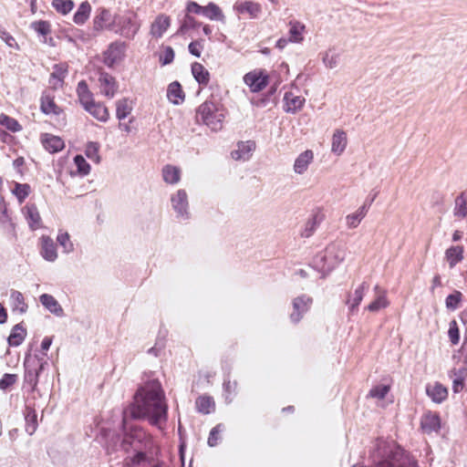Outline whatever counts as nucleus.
Instances as JSON below:
<instances>
[{
	"instance_id": "1",
	"label": "nucleus",
	"mask_w": 467,
	"mask_h": 467,
	"mask_svg": "<svg viewBox=\"0 0 467 467\" xmlns=\"http://www.w3.org/2000/svg\"><path fill=\"white\" fill-rule=\"evenodd\" d=\"M167 418L168 407L161 382L157 379L147 380L138 388L133 402L122 410L121 429L125 437L121 447L126 451L130 447L136 451L131 458L133 464H140L146 460V453L139 451L134 445L135 440H140L144 433L140 430L129 427L128 421L147 419L151 425L161 428V425L167 421Z\"/></svg>"
},
{
	"instance_id": "2",
	"label": "nucleus",
	"mask_w": 467,
	"mask_h": 467,
	"mask_svg": "<svg viewBox=\"0 0 467 467\" xmlns=\"http://www.w3.org/2000/svg\"><path fill=\"white\" fill-rule=\"evenodd\" d=\"M224 118L225 109L223 106L212 99L204 101L196 110L197 120L202 121L213 131L222 129Z\"/></svg>"
},
{
	"instance_id": "3",
	"label": "nucleus",
	"mask_w": 467,
	"mask_h": 467,
	"mask_svg": "<svg viewBox=\"0 0 467 467\" xmlns=\"http://www.w3.org/2000/svg\"><path fill=\"white\" fill-rule=\"evenodd\" d=\"M381 467H418V462L399 445L392 442L383 448Z\"/></svg>"
},
{
	"instance_id": "4",
	"label": "nucleus",
	"mask_w": 467,
	"mask_h": 467,
	"mask_svg": "<svg viewBox=\"0 0 467 467\" xmlns=\"http://www.w3.org/2000/svg\"><path fill=\"white\" fill-rule=\"evenodd\" d=\"M140 27V24L137 20V15L133 12L115 15L111 23L107 26L108 30L113 31L127 39H132Z\"/></svg>"
},
{
	"instance_id": "5",
	"label": "nucleus",
	"mask_w": 467,
	"mask_h": 467,
	"mask_svg": "<svg viewBox=\"0 0 467 467\" xmlns=\"http://www.w3.org/2000/svg\"><path fill=\"white\" fill-rule=\"evenodd\" d=\"M345 257L344 250L336 244L328 245L324 253L317 255L315 258L316 267L322 273L321 277L325 278Z\"/></svg>"
},
{
	"instance_id": "6",
	"label": "nucleus",
	"mask_w": 467,
	"mask_h": 467,
	"mask_svg": "<svg viewBox=\"0 0 467 467\" xmlns=\"http://www.w3.org/2000/svg\"><path fill=\"white\" fill-rule=\"evenodd\" d=\"M47 362L40 361L37 358H26L24 362L25 366V376L24 382L31 388V391H34L37 383L39 373L43 370L44 366Z\"/></svg>"
},
{
	"instance_id": "7",
	"label": "nucleus",
	"mask_w": 467,
	"mask_h": 467,
	"mask_svg": "<svg viewBox=\"0 0 467 467\" xmlns=\"http://www.w3.org/2000/svg\"><path fill=\"white\" fill-rule=\"evenodd\" d=\"M313 304V298L307 295H300L292 301L293 310L290 313V321L297 324L301 321L305 314H306Z\"/></svg>"
},
{
	"instance_id": "8",
	"label": "nucleus",
	"mask_w": 467,
	"mask_h": 467,
	"mask_svg": "<svg viewBox=\"0 0 467 467\" xmlns=\"http://www.w3.org/2000/svg\"><path fill=\"white\" fill-rule=\"evenodd\" d=\"M171 203L176 217L181 220L190 218L188 194L185 190L180 189L171 196Z\"/></svg>"
},
{
	"instance_id": "9",
	"label": "nucleus",
	"mask_w": 467,
	"mask_h": 467,
	"mask_svg": "<svg viewBox=\"0 0 467 467\" xmlns=\"http://www.w3.org/2000/svg\"><path fill=\"white\" fill-rule=\"evenodd\" d=\"M125 45L120 42L111 43L107 50L103 53V63L108 67H113L122 59Z\"/></svg>"
},
{
	"instance_id": "10",
	"label": "nucleus",
	"mask_w": 467,
	"mask_h": 467,
	"mask_svg": "<svg viewBox=\"0 0 467 467\" xmlns=\"http://www.w3.org/2000/svg\"><path fill=\"white\" fill-rule=\"evenodd\" d=\"M244 83L249 86L252 92L263 90L268 84V75L264 71H251L244 75Z\"/></svg>"
},
{
	"instance_id": "11",
	"label": "nucleus",
	"mask_w": 467,
	"mask_h": 467,
	"mask_svg": "<svg viewBox=\"0 0 467 467\" xmlns=\"http://www.w3.org/2000/svg\"><path fill=\"white\" fill-rule=\"evenodd\" d=\"M99 82L100 92L109 99H112L119 88L115 78L107 72H101Z\"/></svg>"
},
{
	"instance_id": "12",
	"label": "nucleus",
	"mask_w": 467,
	"mask_h": 467,
	"mask_svg": "<svg viewBox=\"0 0 467 467\" xmlns=\"http://www.w3.org/2000/svg\"><path fill=\"white\" fill-rule=\"evenodd\" d=\"M448 393V389L438 381L426 385V394L434 403H442L447 400Z\"/></svg>"
},
{
	"instance_id": "13",
	"label": "nucleus",
	"mask_w": 467,
	"mask_h": 467,
	"mask_svg": "<svg viewBox=\"0 0 467 467\" xmlns=\"http://www.w3.org/2000/svg\"><path fill=\"white\" fill-rule=\"evenodd\" d=\"M464 258V247L462 245H451L444 252V259L450 269L454 268Z\"/></svg>"
},
{
	"instance_id": "14",
	"label": "nucleus",
	"mask_w": 467,
	"mask_h": 467,
	"mask_svg": "<svg viewBox=\"0 0 467 467\" xmlns=\"http://www.w3.org/2000/svg\"><path fill=\"white\" fill-rule=\"evenodd\" d=\"M449 377L452 379V390L454 393L462 391L465 386L464 381L467 379V368L461 366L453 368L449 372Z\"/></svg>"
},
{
	"instance_id": "15",
	"label": "nucleus",
	"mask_w": 467,
	"mask_h": 467,
	"mask_svg": "<svg viewBox=\"0 0 467 467\" xmlns=\"http://www.w3.org/2000/svg\"><path fill=\"white\" fill-rule=\"evenodd\" d=\"M22 212L31 230H36L41 227V217L36 204H26Z\"/></svg>"
},
{
	"instance_id": "16",
	"label": "nucleus",
	"mask_w": 467,
	"mask_h": 467,
	"mask_svg": "<svg viewBox=\"0 0 467 467\" xmlns=\"http://www.w3.org/2000/svg\"><path fill=\"white\" fill-rule=\"evenodd\" d=\"M171 26V18L165 15L158 16L150 26V35L153 37L161 38Z\"/></svg>"
},
{
	"instance_id": "17",
	"label": "nucleus",
	"mask_w": 467,
	"mask_h": 467,
	"mask_svg": "<svg viewBox=\"0 0 467 467\" xmlns=\"http://www.w3.org/2000/svg\"><path fill=\"white\" fill-rule=\"evenodd\" d=\"M420 426L426 433L437 432L441 428L440 417L436 413L428 412L422 416Z\"/></svg>"
},
{
	"instance_id": "18",
	"label": "nucleus",
	"mask_w": 467,
	"mask_h": 467,
	"mask_svg": "<svg viewBox=\"0 0 467 467\" xmlns=\"http://www.w3.org/2000/svg\"><path fill=\"white\" fill-rule=\"evenodd\" d=\"M41 255L48 262H54L57 258V247L49 236L41 238Z\"/></svg>"
},
{
	"instance_id": "19",
	"label": "nucleus",
	"mask_w": 467,
	"mask_h": 467,
	"mask_svg": "<svg viewBox=\"0 0 467 467\" xmlns=\"http://www.w3.org/2000/svg\"><path fill=\"white\" fill-rule=\"evenodd\" d=\"M285 110L289 113H296L304 103L305 99L301 96H296L293 92H285L284 96Z\"/></svg>"
},
{
	"instance_id": "20",
	"label": "nucleus",
	"mask_w": 467,
	"mask_h": 467,
	"mask_svg": "<svg viewBox=\"0 0 467 467\" xmlns=\"http://www.w3.org/2000/svg\"><path fill=\"white\" fill-rule=\"evenodd\" d=\"M314 158L313 151L306 150L300 153L296 159L294 163V171L297 174H303L308 168V165L312 162Z\"/></svg>"
},
{
	"instance_id": "21",
	"label": "nucleus",
	"mask_w": 467,
	"mask_h": 467,
	"mask_svg": "<svg viewBox=\"0 0 467 467\" xmlns=\"http://www.w3.org/2000/svg\"><path fill=\"white\" fill-rule=\"evenodd\" d=\"M111 21L110 12L104 7L99 8L93 19V28L96 31L107 29L108 24L111 23Z\"/></svg>"
},
{
	"instance_id": "22",
	"label": "nucleus",
	"mask_w": 467,
	"mask_h": 467,
	"mask_svg": "<svg viewBox=\"0 0 467 467\" xmlns=\"http://www.w3.org/2000/svg\"><path fill=\"white\" fill-rule=\"evenodd\" d=\"M26 337V329L23 327L21 323L16 324L12 328V331L7 337V342L10 347H18L20 346Z\"/></svg>"
},
{
	"instance_id": "23",
	"label": "nucleus",
	"mask_w": 467,
	"mask_h": 467,
	"mask_svg": "<svg viewBox=\"0 0 467 467\" xmlns=\"http://www.w3.org/2000/svg\"><path fill=\"white\" fill-rule=\"evenodd\" d=\"M42 143L44 148L52 153L58 152L65 147L64 140L60 137L49 134H45Z\"/></svg>"
},
{
	"instance_id": "24",
	"label": "nucleus",
	"mask_w": 467,
	"mask_h": 467,
	"mask_svg": "<svg viewBox=\"0 0 467 467\" xmlns=\"http://www.w3.org/2000/svg\"><path fill=\"white\" fill-rule=\"evenodd\" d=\"M238 13H247L251 18H256L262 12L261 5L252 1H245L235 5Z\"/></svg>"
},
{
	"instance_id": "25",
	"label": "nucleus",
	"mask_w": 467,
	"mask_h": 467,
	"mask_svg": "<svg viewBox=\"0 0 467 467\" xmlns=\"http://www.w3.org/2000/svg\"><path fill=\"white\" fill-rule=\"evenodd\" d=\"M85 109L99 121L106 122L109 119V113L108 108L102 103H96L94 101Z\"/></svg>"
},
{
	"instance_id": "26",
	"label": "nucleus",
	"mask_w": 467,
	"mask_h": 467,
	"mask_svg": "<svg viewBox=\"0 0 467 467\" xmlns=\"http://www.w3.org/2000/svg\"><path fill=\"white\" fill-rule=\"evenodd\" d=\"M192 74L199 85H208L210 81V73L201 63L194 62L192 64Z\"/></svg>"
},
{
	"instance_id": "27",
	"label": "nucleus",
	"mask_w": 467,
	"mask_h": 467,
	"mask_svg": "<svg viewBox=\"0 0 467 467\" xmlns=\"http://www.w3.org/2000/svg\"><path fill=\"white\" fill-rule=\"evenodd\" d=\"M167 97L174 105H179L184 100V92L178 81H174L169 85Z\"/></svg>"
},
{
	"instance_id": "28",
	"label": "nucleus",
	"mask_w": 467,
	"mask_h": 467,
	"mask_svg": "<svg viewBox=\"0 0 467 467\" xmlns=\"http://www.w3.org/2000/svg\"><path fill=\"white\" fill-rule=\"evenodd\" d=\"M39 300L41 304L52 314L58 317L63 315V308L53 296L43 294L40 296Z\"/></svg>"
},
{
	"instance_id": "29",
	"label": "nucleus",
	"mask_w": 467,
	"mask_h": 467,
	"mask_svg": "<svg viewBox=\"0 0 467 467\" xmlns=\"http://www.w3.org/2000/svg\"><path fill=\"white\" fill-rule=\"evenodd\" d=\"M453 215L460 220L467 219V197L464 192L455 198Z\"/></svg>"
},
{
	"instance_id": "30",
	"label": "nucleus",
	"mask_w": 467,
	"mask_h": 467,
	"mask_svg": "<svg viewBox=\"0 0 467 467\" xmlns=\"http://www.w3.org/2000/svg\"><path fill=\"white\" fill-rule=\"evenodd\" d=\"M368 286L366 285V283L360 285L353 293V295L348 296V299L347 300V304L348 305L349 312L354 314L358 305L363 299L364 290Z\"/></svg>"
},
{
	"instance_id": "31",
	"label": "nucleus",
	"mask_w": 467,
	"mask_h": 467,
	"mask_svg": "<svg viewBox=\"0 0 467 467\" xmlns=\"http://www.w3.org/2000/svg\"><path fill=\"white\" fill-rule=\"evenodd\" d=\"M77 93L78 96V99L83 108H87L92 102H94L92 99V93L89 91L88 84L86 81L81 80L78 82L77 87Z\"/></svg>"
},
{
	"instance_id": "32",
	"label": "nucleus",
	"mask_w": 467,
	"mask_h": 467,
	"mask_svg": "<svg viewBox=\"0 0 467 467\" xmlns=\"http://www.w3.org/2000/svg\"><path fill=\"white\" fill-rule=\"evenodd\" d=\"M91 5L88 1L82 2L74 14L73 21L77 25H83L89 17Z\"/></svg>"
},
{
	"instance_id": "33",
	"label": "nucleus",
	"mask_w": 467,
	"mask_h": 467,
	"mask_svg": "<svg viewBox=\"0 0 467 467\" xmlns=\"http://www.w3.org/2000/svg\"><path fill=\"white\" fill-rule=\"evenodd\" d=\"M162 178L165 182L175 184L181 179V170L172 165H165L162 169Z\"/></svg>"
},
{
	"instance_id": "34",
	"label": "nucleus",
	"mask_w": 467,
	"mask_h": 467,
	"mask_svg": "<svg viewBox=\"0 0 467 467\" xmlns=\"http://www.w3.org/2000/svg\"><path fill=\"white\" fill-rule=\"evenodd\" d=\"M204 17L214 21H223L224 16L221 8L214 3L211 2L203 7L202 15Z\"/></svg>"
},
{
	"instance_id": "35",
	"label": "nucleus",
	"mask_w": 467,
	"mask_h": 467,
	"mask_svg": "<svg viewBox=\"0 0 467 467\" xmlns=\"http://www.w3.org/2000/svg\"><path fill=\"white\" fill-rule=\"evenodd\" d=\"M40 109L43 113L49 115H59L61 113V109L54 101V99L49 96H42L41 97Z\"/></svg>"
},
{
	"instance_id": "36",
	"label": "nucleus",
	"mask_w": 467,
	"mask_h": 467,
	"mask_svg": "<svg viewBox=\"0 0 467 467\" xmlns=\"http://www.w3.org/2000/svg\"><path fill=\"white\" fill-rule=\"evenodd\" d=\"M132 111L131 101L127 99H121L116 103V117L119 120L126 119Z\"/></svg>"
},
{
	"instance_id": "37",
	"label": "nucleus",
	"mask_w": 467,
	"mask_h": 467,
	"mask_svg": "<svg viewBox=\"0 0 467 467\" xmlns=\"http://www.w3.org/2000/svg\"><path fill=\"white\" fill-rule=\"evenodd\" d=\"M12 302V307L14 311H18L20 314H24L27 310V305L25 302L24 296L21 292L12 290L10 295Z\"/></svg>"
},
{
	"instance_id": "38",
	"label": "nucleus",
	"mask_w": 467,
	"mask_h": 467,
	"mask_svg": "<svg viewBox=\"0 0 467 467\" xmlns=\"http://www.w3.org/2000/svg\"><path fill=\"white\" fill-rule=\"evenodd\" d=\"M347 145V137L344 131H337L332 139V151L337 154H341Z\"/></svg>"
},
{
	"instance_id": "39",
	"label": "nucleus",
	"mask_w": 467,
	"mask_h": 467,
	"mask_svg": "<svg viewBox=\"0 0 467 467\" xmlns=\"http://www.w3.org/2000/svg\"><path fill=\"white\" fill-rule=\"evenodd\" d=\"M196 407L199 412L209 414L214 409V401L209 396H201L196 400Z\"/></svg>"
},
{
	"instance_id": "40",
	"label": "nucleus",
	"mask_w": 467,
	"mask_h": 467,
	"mask_svg": "<svg viewBox=\"0 0 467 467\" xmlns=\"http://www.w3.org/2000/svg\"><path fill=\"white\" fill-rule=\"evenodd\" d=\"M339 54L334 48H329L322 54V61L327 68H335L338 65Z\"/></svg>"
},
{
	"instance_id": "41",
	"label": "nucleus",
	"mask_w": 467,
	"mask_h": 467,
	"mask_svg": "<svg viewBox=\"0 0 467 467\" xmlns=\"http://www.w3.org/2000/svg\"><path fill=\"white\" fill-rule=\"evenodd\" d=\"M304 29L305 26L300 22L291 21L289 29V41L294 43L301 42L303 40L302 32Z\"/></svg>"
},
{
	"instance_id": "42",
	"label": "nucleus",
	"mask_w": 467,
	"mask_h": 467,
	"mask_svg": "<svg viewBox=\"0 0 467 467\" xmlns=\"http://www.w3.org/2000/svg\"><path fill=\"white\" fill-rule=\"evenodd\" d=\"M202 26L201 22H198L193 16H192L190 14H186L182 19V25L180 28L177 31V34L183 35L185 34L189 29L192 28H197Z\"/></svg>"
},
{
	"instance_id": "43",
	"label": "nucleus",
	"mask_w": 467,
	"mask_h": 467,
	"mask_svg": "<svg viewBox=\"0 0 467 467\" xmlns=\"http://www.w3.org/2000/svg\"><path fill=\"white\" fill-rule=\"evenodd\" d=\"M12 192L17 198L19 203H22L30 193V185L27 183L16 182Z\"/></svg>"
},
{
	"instance_id": "44",
	"label": "nucleus",
	"mask_w": 467,
	"mask_h": 467,
	"mask_svg": "<svg viewBox=\"0 0 467 467\" xmlns=\"http://www.w3.org/2000/svg\"><path fill=\"white\" fill-rule=\"evenodd\" d=\"M0 125L5 127L12 132H17L22 130V126L16 119L11 118L4 113L0 115Z\"/></svg>"
},
{
	"instance_id": "45",
	"label": "nucleus",
	"mask_w": 467,
	"mask_h": 467,
	"mask_svg": "<svg viewBox=\"0 0 467 467\" xmlns=\"http://www.w3.org/2000/svg\"><path fill=\"white\" fill-rule=\"evenodd\" d=\"M462 300V294L455 290L453 293L447 296L445 299V306L447 309L454 311L459 308L460 303Z\"/></svg>"
},
{
	"instance_id": "46",
	"label": "nucleus",
	"mask_w": 467,
	"mask_h": 467,
	"mask_svg": "<svg viewBox=\"0 0 467 467\" xmlns=\"http://www.w3.org/2000/svg\"><path fill=\"white\" fill-rule=\"evenodd\" d=\"M73 0H53L52 7L62 15L68 14L74 7Z\"/></svg>"
},
{
	"instance_id": "47",
	"label": "nucleus",
	"mask_w": 467,
	"mask_h": 467,
	"mask_svg": "<svg viewBox=\"0 0 467 467\" xmlns=\"http://www.w3.org/2000/svg\"><path fill=\"white\" fill-rule=\"evenodd\" d=\"M99 148H100L99 143L94 142V141L88 142L87 144L86 150H85L86 156L89 160L95 161L96 163H99L100 161V157L99 154Z\"/></svg>"
},
{
	"instance_id": "48",
	"label": "nucleus",
	"mask_w": 467,
	"mask_h": 467,
	"mask_svg": "<svg viewBox=\"0 0 467 467\" xmlns=\"http://www.w3.org/2000/svg\"><path fill=\"white\" fill-rule=\"evenodd\" d=\"M57 241L63 248V253L69 254L74 251V244L70 241V236L67 233H59Z\"/></svg>"
},
{
	"instance_id": "49",
	"label": "nucleus",
	"mask_w": 467,
	"mask_h": 467,
	"mask_svg": "<svg viewBox=\"0 0 467 467\" xmlns=\"http://www.w3.org/2000/svg\"><path fill=\"white\" fill-rule=\"evenodd\" d=\"M224 430V425L222 424V423H219L217 424L215 427H213L210 433H209V437H208V441H207V443L210 447H215L220 440H221V436H220V433Z\"/></svg>"
},
{
	"instance_id": "50",
	"label": "nucleus",
	"mask_w": 467,
	"mask_h": 467,
	"mask_svg": "<svg viewBox=\"0 0 467 467\" xmlns=\"http://www.w3.org/2000/svg\"><path fill=\"white\" fill-rule=\"evenodd\" d=\"M31 28L34 29L38 35L46 36L51 32V25L45 20H38L31 23Z\"/></svg>"
},
{
	"instance_id": "51",
	"label": "nucleus",
	"mask_w": 467,
	"mask_h": 467,
	"mask_svg": "<svg viewBox=\"0 0 467 467\" xmlns=\"http://www.w3.org/2000/svg\"><path fill=\"white\" fill-rule=\"evenodd\" d=\"M74 163L77 166L78 174H80L81 176H86L89 173L90 165L82 155H76L74 157Z\"/></svg>"
},
{
	"instance_id": "52",
	"label": "nucleus",
	"mask_w": 467,
	"mask_h": 467,
	"mask_svg": "<svg viewBox=\"0 0 467 467\" xmlns=\"http://www.w3.org/2000/svg\"><path fill=\"white\" fill-rule=\"evenodd\" d=\"M317 224H318V222H317V215H314L311 218H309L306 221L303 231L301 232V236L306 237V238L310 237L315 233V231L317 227Z\"/></svg>"
},
{
	"instance_id": "53",
	"label": "nucleus",
	"mask_w": 467,
	"mask_h": 467,
	"mask_svg": "<svg viewBox=\"0 0 467 467\" xmlns=\"http://www.w3.org/2000/svg\"><path fill=\"white\" fill-rule=\"evenodd\" d=\"M18 380V376L16 374L5 373L0 379V389L7 390Z\"/></svg>"
},
{
	"instance_id": "54",
	"label": "nucleus",
	"mask_w": 467,
	"mask_h": 467,
	"mask_svg": "<svg viewBox=\"0 0 467 467\" xmlns=\"http://www.w3.org/2000/svg\"><path fill=\"white\" fill-rule=\"evenodd\" d=\"M448 336L452 345H457L460 341V332L458 324L455 320H451L449 324Z\"/></svg>"
},
{
	"instance_id": "55",
	"label": "nucleus",
	"mask_w": 467,
	"mask_h": 467,
	"mask_svg": "<svg viewBox=\"0 0 467 467\" xmlns=\"http://www.w3.org/2000/svg\"><path fill=\"white\" fill-rule=\"evenodd\" d=\"M53 69L51 78L57 79L58 82L62 83L67 73V67L64 65L57 64L54 66Z\"/></svg>"
},
{
	"instance_id": "56",
	"label": "nucleus",
	"mask_w": 467,
	"mask_h": 467,
	"mask_svg": "<svg viewBox=\"0 0 467 467\" xmlns=\"http://www.w3.org/2000/svg\"><path fill=\"white\" fill-rule=\"evenodd\" d=\"M174 50L171 47H166L160 56V62L162 66L171 64L174 59Z\"/></svg>"
},
{
	"instance_id": "57",
	"label": "nucleus",
	"mask_w": 467,
	"mask_h": 467,
	"mask_svg": "<svg viewBox=\"0 0 467 467\" xmlns=\"http://www.w3.org/2000/svg\"><path fill=\"white\" fill-rule=\"evenodd\" d=\"M275 89L271 88L265 96L253 99L252 103L258 108H264L270 102L272 96L275 94Z\"/></svg>"
},
{
	"instance_id": "58",
	"label": "nucleus",
	"mask_w": 467,
	"mask_h": 467,
	"mask_svg": "<svg viewBox=\"0 0 467 467\" xmlns=\"http://www.w3.org/2000/svg\"><path fill=\"white\" fill-rule=\"evenodd\" d=\"M26 431L29 435H33L34 432L36 431V426H37V423H36V414L35 412H33L32 414H28L26 417Z\"/></svg>"
},
{
	"instance_id": "59",
	"label": "nucleus",
	"mask_w": 467,
	"mask_h": 467,
	"mask_svg": "<svg viewBox=\"0 0 467 467\" xmlns=\"http://www.w3.org/2000/svg\"><path fill=\"white\" fill-rule=\"evenodd\" d=\"M237 383L236 381L232 382L230 379H224L223 381V390L226 393L225 400L228 403L232 401V399L229 397L231 394H234L236 391Z\"/></svg>"
},
{
	"instance_id": "60",
	"label": "nucleus",
	"mask_w": 467,
	"mask_h": 467,
	"mask_svg": "<svg viewBox=\"0 0 467 467\" xmlns=\"http://www.w3.org/2000/svg\"><path fill=\"white\" fill-rule=\"evenodd\" d=\"M238 148L244 156H247V160L250 157L251 151H253L255 148V144L254 141H241L238 143Z\"/></svg>"
},
{
	"instance_id": "61",
	"label": "nucleus",
	"mask_w": 467,
	"mask_h": 467,
	"mask_svg": "<svg viewBox=\"0 0 467 467\" xmlns=\"http://www.w3.org/2000/svg\"><path fill=\"white\" fill-rule=\"evenodd\" d=\"M203 48V46L202 44V40H194V41H192L189 46H188V49H189V52L196 57H201V50Z\"/></svg>"
},
{
	"instance_id": "62",
	"label": "nucleus",
	"mask_w": 467,
	"mask_h": 467,
	"mask_svg": "<svg viewBox=\"0 0 467 467\" xmlns=\"http://www.w3.org/2000/svg\"><path fill=\"white\" fill-rule=\"evenodd\" d=\"M0 38L10 47L18 48L16 39L5 30H0Z\"/></svg>"
},
{
	"instance_id": "63",
	"label": "nucleus",
	"mask_w": 467,
	"mask_h": 467,
	"mask_svg": "<svg viewBox=\"0 0 467 467\" xmlns=\"http://www.w3.org/2000/svg\"><path fill=\"white\" fill-rule=\"evenodd\" d=\"M10 221L11 218L8 214L7 204L2 197L0 201V223H6Z\"/></svg>"
},
{
	"instance_id": "64",
	"label": "nucleus",
	"mask_w": 467,
	"mask_h": 467,
	"mask_svg": "<svg viewBox=\"0 0 467 467\" xmlns=\"http://www.w3.org/2000/svg\"><path fill=\"white\" fill-rule=\"evenodd\" d=\"M203 7L194 1L187 3L186 12L188 14L202 15Z\"/></svg>"
}]
</instances>
